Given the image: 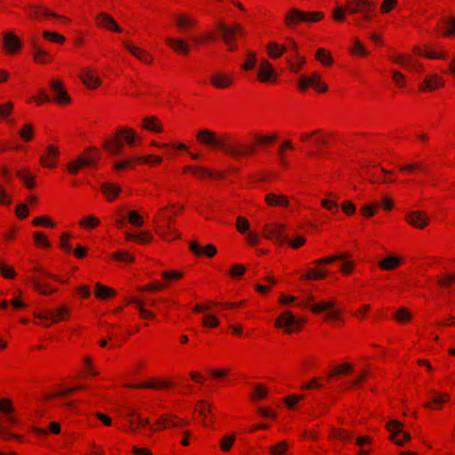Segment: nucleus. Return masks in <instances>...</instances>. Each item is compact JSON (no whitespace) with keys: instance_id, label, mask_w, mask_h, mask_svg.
I'll return each mask as SVG.
<instances>
[{"instance_id":"1","label":"nucleus","mask_w":455,"mask_h":455,"mask_svg":"<svg viewBox=\"0 0 455 455\" xmlns=\"http://www.w3.org/2000/svg\"><path fill=\"white\" fill-rule=\"evenodd\" d=\"M375 9V4L369 0H351L348 1L346 4V9L343 7L338 6L333 11V18L341 21L344 20L345 12H347L351 14L362 13V18H355V23L363 27V22L364 20L368 21L371 20V12Z\"/></svg>"},{"instance_id":"2","label":"nucleus","mask_w":455,"mask_h":455,"mask_svg":"<svg viewBox=\"0 0 455 455\" xmlns=\"http://www.w3.org/2000/svg\"><path fill=\"white\" fill-rule=\"evenodd\" d=\"M196 138L200 143L209 145L213 148H220L231 156H239L242 154V152L231 147V143L225 135L218 137L214 132L207 129H202L198 132Z\"/></svg>"},{"instance_id":"3","label":"nucleus","mask_w":455,"mask_h":455,"mask_svg":"<svg viewBox=\"0 0 455 455\" xmlns=\"http://www.w3.org/2000/svg\"><path fill=\"white\" fill-rule=\"evenodd\" d=\"M285 226L283 224H271L264 226V236L267 239L275 240L279 243H286L288 242L292 248H299L302 244L306 243V238L303 236H298L293 240H288L286 235H284L283 230Z\"/></svg>"},{"instance_id":"4","label":"nucleus","mask_w":455,"mask_h":455,"mask_svg":"<svg viewBox=\"0 0 455 455\" xmlns=\"http://www.w3.org/2000/svg\"><path fill=\"white\" fill-rule=\"evenodd\" d=\"M314 299H315L313 295L307 294L305 300L299 303V306L308 307L315 314H319L323 311H327L328 314L326 315V318L331 320L338 319L339 312L336 309H333V307L335 306V302L333 300L322 301L319 303L312 304V301H314Z\"/></svg>"},{"instance_id":"5","label":"nucleus","mask_w":455,"mask_h":455,"mask_svg":"<svg viewBox=\"0 0 455 455\" xmlns=\"http://www.w3.org/2000/svg\"><path fill=\"white\" fill-rule=\"evenodd\" d=\"M218 28L220 32L221 38L227 44L228 49L229 51H235L237 49L235 36L236 35H243V28L239 24H234L233 26L228 27L223 22H220Z\"/></svg>"},{"instance_id":"6","label":"nucleus","mask_w":455,"mask_h":455,"mask_svg":"<svg viewBox=\"0 0 455 455\" xmlns=\"http://www.w3.org/2000/svg\"><path fill=\"white\" fill-rule=\"evenodd\" d=\"M323 18V12H307L294 8L291 9L290 12L286 15L285 22L291 26V24L299 21L315 22L322 20Z\"/></svg>"},{"instance_id":"7","label":"nucleus","mask_w":455,"mask_h":455,"mask_svg":"<svg viewBox=\"0 0 455 455\" xmlns=\"http://www.w3.org/2000/svg\"><path fill=\"white\" fill-rule=\"evenodd\" d=\"M387 428L390 432L391 440L402 446L404 441L411 439V435L403 429V425L397 420H390L387 423Z\"/></svg>"},{"instance_id":"8","label":"nucleus","mask_w":455,"mask_h":455,"mask_svg":"<svg viewBox=\"0 0 455 455\" xmlns=\"http://www.w3.org/2000/svg\"><path fill=\"white\" fill-rule=\"evenodd\" d=\"M275 325L278 328H285L286 332H292L300 328L301 321L296 318L291 312L285 311L279 315Z\"/></svg>"},{"instance_id":"9","label":"nucleus","mask_w":455,"mask_h":455,"mask_svg":"<svg viewBox=\"0 0 455 455\" xmlns=\"http://www.w3.org/2000/svg\"><path fill=\"white\" fill-rule=\"evenodd\" d=\"M390 58L394 62L403 66L411 72L420 73L422 71L420 63L410 55L398 54L391 56Z\"/></svg>"},{"instance_id":"10","label":"nucleus","mask_w":455,"mask_h":455,"mask_svg":"<svg viewBox=\"0 0 455 455\" xmlns=\"http://www.w3.org/2000/svg\"><path fill=\"white\" fill-rule=\"evenodd\" d=\"M50 87L52 92V100L59 104L69 103L71 99L68 92L64 90V85L61 81L52 80L50 83Z\"/></svg>"},{"instance_id":"11","label":"nucleus","mask_w":455,"mask_h":455,"mask_svg":"<svg viewBox=\"0 0 455 455\" xmlns=\"http://www.w3.org/2000/svg\"><path fill=\"white\" fill-rule=\"evenodd\" d=\"M68 314V309L66 307H60L53 310H47L45 312L36 315V317L43 320L51 319L52 323H57L60 320H64Z\"/></svg>"},{"instance_id":"12","label":"nucleus","mask_w":455,"mask_h":455,"mask_svg":"<svg viewBox=\"0 0 455 455\" xmlns=\"http://www.w3.org/2000/svg\"><path fill=\"white\" fill-rule=\"evenodd\" d=\"M408 223L418 228H423L428 224V218L423 212L415 211L406 215Z\"/></svg>"},{"instance_id":"13","label":"nucleus","mask_w":455,"mask_h":455,"mask_svg":"<svg viewBox=\"0 0 455 455\" xmlns=\"http://www.w3.org/2000/svg\"><path fill=\"white\" fill-rule=\"evenodd\" d=\"M3 44L9 53H15L21 48L20 39L12 32H7L4 35Z\"/></svg>"},{"instance_id":"14","label":"nucleus","mask_w":455,"mask_h":455,"mask_svg":"<svg viewBox=\"0 0 455 455\" xmlns=\"http://www.w3.org/2000/svg\"><path fill=\"white\" fill-rule=\"evenodd\" d=\"M438 28L443 36L451 37L455 35V18L453 16L443 17L439 20Z\"/></svg>"},{"instance_id":"15","label":"nucleus","mask_w":455,"mask_h":455,"mask_svg":"<svg viewBox=\"0 0 455 455\" xmlns=\"http://www.w3.org/2000/svg\"><path fill=\"white\" fill-rule=\"evenodd\" d=\"M97 25L116 32H121L122 28L117 25L115 20L108 13L101 12L96 17Z\"/></svg>"},{"instance_id":"16","label":"nucleus","mask_w":455,"mask_h":455,"mask_svg":"<svg viewBox=\"0 0 455 455\" xmlns=\"http://www.w3.org/2000/svg\"><path fill=\"white\" fill-rule=\"evenodd\" d=\"M165 43L176 52L180 54H188L190 47L188 44L182 38L178 37H167Z\"/></svg>"},{"instance_id":"17","label":"nucleus","mask_w":455,"mask_h":455,"mask_svg":"<svg viewBox=\"0 0 455 455\" xmlns=\"http://www.w3.org/2000/svg\"><path fill=\"white\" fill-rule=\"evenodd\" d=\"M83 83L89 89H95L100 84V78L93 73L90 68H84V72L79 76Z\"/></svg>"},{"instance_id":"18","label":"nucleus","mask_w":455,"mask_h":455,"mask_svg":"<svg viewBox=\"0 0 455 455\" xmlns=\"http://www.w3.org/2000/svg\"><path fill=\"white\" fill-rule=\"evenodd\" d=\"M443 80L439 77L437 75H432L427 76L422 84L419 85L420 90L422 91H433L436 87L443 86Z\"/></svg>"},{"instance_id":"19","label":"nucleus","mask_w":455,"mask_h":455,"mask_svg":"<svg viewBox=\"0 0 455 455\" xmlns=\"http://www.w3.org/2000/svg\"><path fill=\"white\" fill-rule=\"evenodd\" d=\"M47 156H42L40 158L41 164L49 168L55 166L54 160L59 156V150L56 147L50 145L47 147Z\"/></svg>"},{"instance_id":"20","label":"nucleus","mask_w":455,"mask_h":455,"mask_svg":"<svg viewBox=\"0 0 455 455\" xmlns=\"http://www.w3.org/2000/svg\"><path fill=\"white\" fill-rule=\"evenodd\" d=\"M103 148L112 155H119L122 151L123 142L116 137L106 140Z\"/></svg>"},{"instance_id":"21","label":"nucleus","mask_w":455,"mask_h":455,"mask_svg":"<svg viewBox=\"0 0 455 455\" xmlns=\"http://www.w3.org/2000/svg\"><path fill=\"white\" fill-rule=\"evenodd\" d=\"M190 250L197 256L205 254L208 257H213L216 254V248L212 244H208L204 248L201 247L196 242H190Z\"/></svg>"},{"instance_id":"22","label":"nucleus","mask_w":455,"mask_h":455,"mask_svg":"<svg viewBox=\"0 0 455 455\" xmlns=\"http://www.w3.org/2000/svg\"><path fill=\"white\" fill-rule=\"evenodd\" d=\"M265 200L270 206L286 207L289 205L288 198L283 195L269 193L266 195Z\"/></svg>"},{"instance_id":"23","label":"nucleus","mask_w":455,"mask_h":455,"mask_svg":"<svg viewBox=\"0 0 455 455\" xmlns=\"http://www.w3.org/2000/svg\"><path fill=\"white\" fill-rule=\"evenodd\" d=\"M91 164L92 160L82 155L68 164V170L71 174H76L81 167L91 166Z\"/></svg>"},{"instance_id":"24","label":"nucleus","mask_w":455,"mask_h":455,"mask_svg":"<svg viewBox=\"0 0 455 455\" xmlns=\"http://www.w3.org/2000/svg\"><path fill=\"white\" fill-rule=\"evenodd\" d=\"M211 82L216 88L223 89L228 87L233 83V79L228 75L218 73L212 76Z\"/></svg>"},{"instance_id":"25","label":"nucleus","mask_w":455,"mask_h":455,"mask_svg":"<svg viewBox=\"0 0 455 455\" xmlns=\"http://www.w3.org/2000/svg\"><path fill=\"white\" fill-rule=\"evenodd\" d=\"M258 76L262 82H267L274 76V69L267 60H261Z\"/></svg>"},{"instance_id":"26","label":"nucleus","mask_w":455,"mask_h":455,"mask_svg":"<svg viewBox=\"0 0 455 455\" xmlns=\"http://www.w3.org/2000/svg\"><path fill=\"white\" fill-rule=\"evenodd\" d=\"M120 191L121 187L116 184L110 182H104L101 184V192L108 201L114 200V198L120 193Z\"/></svg>"},{"instance_id":"27","label":"nucleus","mask_w":455,"mask_h":455,"mask_svg":"<svg viewBox=\"0 0 455 455\" xmlns=\"http://www.w3.org/2000/svg\"><path fill=\"white\" fill-rule=\"evenodd\" d=\"M430 392L434 395V397L429 402H427L424 404V406L427 408L438 409L439 405L447 402L450 398L449 395L446 393L440 394L434 390H432Z\"/></svg>"},{"instance_id":"28","label":"nucleus","mask_w":455,"mask_h":455,"mask_svg":"<svg viewBox=\"0 0 455 455\" xmlns=\"http://www.w3.org/2000/svg\"><path fill=\"white\" fill-rule=\"evenodd\" d=\"M34 60L38 63H46L52 59V55L42 49L36 43L32 44Z\"/></svg>"},{"instance_id":"29","label":"nucleus","mask_w":455,"mask_h":455,"mask_svg":"<svg viewBox=\"0 0 455 455\" xmlns=\"http://www.w3.org/2000/svg\"><path fill=\"white\" fill-rule=\"evenodd\" d=\"M157 424L164 428L179 427L180 425H186L187 422L182 419H178L175 417L162 416L158 420Z\"/></svg>"},{"instance_id":"30","label":"nucleus","mask_w":455,"mask_h":455,"mask_svg":"<svg viewBox=\"0 0 455 455\" xmlns=\"http://www.w3.org/2000/svg\"><path fill=\"white\" fill-rule=\"evenodd\" d=\"M124 415L131 419V430H135V427H133L134 423H136L138 426H150L148 419H141L138 417V419H132V418L137 415L136 411L132 408H127V411L125 412Z\"/></svg>"},{"instance_id":"31","label":"nucleus","mask_w":455,"mask_h":455,"mask_svg":"<svg viewBox=\"0 0 455 455\" xmlns=\"http://www.w3.org/2000/svg\"><path fill=\"white\" fill-rule=\"evenodd\" d=\"M286 49L287 47L284 45H280L275 42H270L267 46L268 55L274 59L279 58L286 51Z\"/></svg>"},{"instance_id":"32","label":"nucleus","mask_w":455,"mask_h":455,"mask_svg":"<svg viewBox=\"0 0 455 455\" xmlns=\"http://www.w3.org/2000/svg\"><path fill=\"white\" fill-rule=\"evenodd\" d=\"M400 265V259L395 256H388L379 262L380 268L384 270L393 269Z\"/></svg>"},{"instance_id":"33","label":"nucleus","mask_w":455,"mask_h":455,"mask_svg":"<svg viewBox=\"0 0 455 455\" xmlns=\"http://www.w3.org/2000/svg\"><path fill=\"white\" fill-rule=\"evenodd\" d=\"M331 198L323 199L321 204L323 207L327 209L328 211L336 213L338 212V200L339 196L337 195L329 194Z\"/></svg>"},{"instance_id":"34","label":"nucleus","mask_w":455,"mask_h":455,"mask_svg":"<svg viewBox=\"0 0 455 455\" xmlns=\"http://www.w3.org/2000/svg\"><path fill=\"white\" fill-rule=\"evenodd\" d=\"M142 125L145 129L148 131L156 132H161L163 131L161 124L154 116H148L144 118Z\"/></svg>"},{"instance_id":"35","label":"nucleus","mask_w":455,"mask_h":455,"mask_svg":"<svg viewBox=\"0 0 455 455\" xmlns=\"http://www.w3.org/2000/svg\"><path fill=\"white\" fill-rule=\"evenodd\" d=\"M95 294L99 299H103L114 296L116 294V291L114 289L98 283L96 284Z\"/></svg>"},{"instance_id":"36","label":"nucleus","mask_w":455,"mask_h":455,"mask_svg":"<svg viewBox=\"0 0 455 455\" xmlns=\"http://www.w3.org/2000/svg\"><path fill=\"white\" fill-rule=\"evenodd\" d=\"M17 176L23 181L24 185L31 189L35 186L34 176L27 169L18 170Z\"/></svg>"},{"instance_id":"37","label":"nucleus","mask_w":455,"mask_h":455,"mask_svg":"<svg viewBox=\"0 0 455 455\" xmlns=\"http://www.w3.org/2000/svg\"><path fill=\"white\" fill-rule=\"evenodd\" d=\"M29 15L34 18H38L40 15L45 16V17H54L58 18L60 20H66L67 19L63 16H60L54 12H52L46 9H44L42 11L36 9L35 6L30 7Z\"/></svg>"},{"instance_id":"38","label":"nucleus","mask_w":455,"mask_h":455,"mask_svg":"<svg viewBox=\"0 0 455 455\" xmlns=\"http://www.w3.org/2000/svg\"><path fill=\"white\" fill-rule=\"evenodd\" d=\"M122 134H126L124 136V140L129 146L132 147L135 145V140L137 139V137H136L135 132L132 130L125 128V127H122V128L118 129L116 135H122Z\"/></svg>"},{"instance_id":"39","label":"nucleus","mask_w":455,"mask_h":455,"mask_svg":"<svg viewBox=\"0 0 455 455\" xmlns=\"http://www.w3.org/2000/svg\"><path fill=\"white\" fill-rule=\"evenodd\" d=\"M124 46L138 60H144V57L147 55V52L136 46L132 45L129 42L124 41Z\"/></svg>"},{"instance_id":"40","label":"nucleus","mask_w":455,"mask_h":455,"mask_svg":"<svg viewBox=\"0 0 455 455\" xmlns=\"http://www.w3.org/2000/svg\"><path fill=\"white\" fill-rule=\"evenodd\" d=\"M172 383L169 381H161L159 383L150 382V383H144L140 385H128L130 387L134 388H161V387H171Z\"/></svg>"},{"instance_id":"41","label":"nucleus","mask_w":455,"mask_h":455,"mask_svg":"<svg viewBox=\"0 0 455 455\" xmlns=\"http://www.w3.org/2000/svg\"><path fill=\"white\" fill-rule=\"evenodd\" d=\"M315 58L323 64L329 65L331 64L333 60L329 52L325 49L320 48L315 52Z\"/></svg>"},{"instance_id":"42","label":"nucleus","mask_w":455,"mask_h":455,"mask_svg":"<svg viewBox=\"0 0 455 455\" xmlns=\"http://www.w3.org/2000/svg\"><path fill=\"white\" fill-rule=\"evenodd\" d=\"M327 275V272L325 270H316V269H309L307 273L301 276L303 279L310 280V279H323Z\"/></svg>"},{"instance_id":"43","label":"nucleus","mask_w":455,"mask_h":455,"mask_svg":"<svg viewBox=\"0 0 455 455\" xmlns=\"http://www.w3.org/2000/svg\"><path fill=\"white\" fill-rule=\"evenodd\" d=\"M287 450L288 444L285 441H281L269 448V451L272 455H284Z\"/></svg>"},{"instance_id":"44","label":"nucleus","mask_w":455,"mask_h":455,"mask_svg":"<svg viewBox=\"0 0 455 455\" xmlns=\"http://www.w3.org/2000/svg\"><path fill=\"white\" fill-rule=\"evenodd\" d=\"M294 58L298 61L297 65L294 62H292L291 57L287 58V63L291 71L298 73L299 71V68L304 65L305 59L303 57L299 56L298 54H295Z\"/></svg>"},{"instance_id":"45","label":"nucleus","mask_w":455,"mask_h":455,"mask_svg":"<svg viewBox=\"0 0 455 455\" xmlns=\"http://www.w3.org/2000/svg\"><path fill=\"white\" fill-rule=\"evenodd\" d=\"M353 370V366L350 363H343L334 369V371L328 374L327 379L332 378L334 375L341 373H349Z\"/></svg>"},{"instance_id":"46","label":"nucleus","mask_w":455,"mask_h":455,"mask_svg":"<svg viewBox=\"0 0 455 455\" xmlns=\"http://www.w3.org/2000/svg\"><path fill=\"white\" fill-rule=\"evenodd\" d=\"M183 172H192L194 174H197L200 176H202V175H207L210 177L212 176V172H210L209 170H207L205 168L200 167V166H186V167H184Z\"/></svg>"},{"instance_id":"47","label":"nucleus","mask_w":455,"mask_h":455,"mask_svg":"<svg viewBox=\"0 0 455 455\" xmlns=\"http://www.w3.org/2000/svg\"><path fill=\"white\" fill-rule=\"evenodd\" d=\"M43 36L45 39L55 42L58 44H63L65 42V37L56 32L44 31Z\"/></svg>"},{"instance_id":"48","label":"nucleus","mask_w":455,"mask_h":455,"mask_svg":"<svg viewBox=\"0 0 455 455\" xmlns=\"http://www.w3.org/2000/svg\"><path fill=\"white\" fill-rule=\"evenodd\" d=\"M394 317L400 323L410 321L411 318V315L409 312V310L405 307L399 308Z\"/></svg>"},{"instance_id":"49","label":"nucleus","mask_w":455,"mask_h":455,"mask_svg":"<svg viewBox=\"0 0 455 455\" xmlns=\"http://www.w3.org/2000/svg\"><path fill=\"white\" fill-rule=\"evenodd\" d=\"M34 134L33 126L30 124H26L23 125L21 130L20 131V136L26 141H28L32 139Z\"/></svg>"},{"instance_id":"50","label":"nucleus","mask_w":455,"mask_h":455,"mask_svg":"<svg viewBox=\"0 0 455 455\" xmlns=\"http://www.w3.org/2000/svg\"><path fill=\"white\" fill-rule=\"evenodd\" d=\"M235 440V437L234 435H229L225 436L224 438H222L220 440V449L223 451H228L231 449Z\"/></svg>"},{"instance_id":"51","label":"nucleus","mask_w":455,"mask_h":455,"mask_svg":"<svg viewBox=\"0 0 455 455\" xmlns=\"http://www.w3.org/2000/svg\"><path fill=\"white\" fill-rule=\"evenodd\" d=\"M437 283L442 287H448L452 283H455V274L448 273V274L444 275L443 277L438 278Z\"/></svg>"},{"instance_id":"52","label":"nucleus","mask_w":455,"mask_h":455,"mask_svg":"<svg viewBox=\"0 0 455 455\" xmlns=\"http://www.w3.org/2000/svg\"><path fill=\"white\" fill-rule=\"evenodd\" d=\"M257 61L256 53L253 52H249L247 54L246 61L243 64L242 68L245 70L251 69Z\"/></svg>"},{"instance_id":"53","label":"nucleus","mask_w":455,"mask_h":455,"mask_svg":"<svg viewBox=\"0 0 455 455\" xmlns=\"http://www.w3.org/2000/svg\"><path fill=\"white\" fill-rule=\"evenodd\" d=\"M113 258L124 262H132L134 260V257L124 251H116L114 253Z\"/></svg>"},{"instance_id":"54","label":"nucleus","mask_w":455,"mask_h":455,"mask_svg":"<svg viewBox=\"0 0 455 455\" xmlns=\"http://www.w3.org/2000/svg\"><path fill=\"white\" fill-rule=\"evenodd\" d=\"M134 161L140 162V163H145L148 164L149 162H152L153 164H158L162 162V157L153 155H148L147 156L143 157H135Z\"/></svg>"},{"instance_id":"55","label":"nucleus","mask_w":455,"mask_h":455,"mask_svg":"<svg viewBox=\"0 0 455 455\" xmlns=\"http://www.w3.org/2000/svg\"><path fill=\"white\" fill-rule=\"evenodd\" d=\"M31 282H32V284H33V287L38 291L40 292L41 294H48L50 292H52L54 291V290H47V286L46 285H44L41 283V282L39 280H37L36 278L33 277L31 279Z\"/></svg>"},{"instance_id":"56","label":"nucleus","mask_w":455,"mask_h":455,"mask_svg":"<svg viewBox=\"0 0 455 455\" xmlns=\"http://www.w3.org/2000/svg\"><path fill=\"white\" fill-rule=\"evenodd\" d=\"M129 303H134V304L138 305L141 317H143V318H153L154 317V315L150 311H148L143 307L142 302L138 301L135 299H132L129 300Z\"/></svg>"},{"instance_id":"57","label":"nucleus","mask_w":455,"mask_h":455,"mask_svg":"<svg viewBox=\"0 0 455 455\" xmlns=\"http://www.w3.org/2000/svg\"><path fill=\"white\" fill-rule=\"evenodd\" d=\"M129 221L132 225L136 227H141L143 225V220L141 216L137 212H131L129 213Z\"/></svg>"},{"instance_id":"58","label":"nucleus","mask_w":455,"mask_h":455,"mask_svg":"<svg viewBox=\"0 0 455 455\" xmlns=\"http://www.w3.org/2000/svg\"><path fill=\"white\" fill-rule=\"evenodd\" d=\"M100 223L99 220L94 216L84 217L81 221L80 225L85 228H94Z\"/></svg>"},{"instance_id":"59","label":"nucleus","mask_w":455,"mask_h":455,"mask_svg":"<svg viewBox=\"0 0 455 455\" xmlns=\"http://www.w3.org/2000/svg\"><path fill=\"white\" fill-rule=\"evenodd\" d=\"M14 411L11 401L9 399H2L0 401V411L6 415L12 413Z\"/></svg>"},{"instance_id":"60","label":"nucleus","mask_w":455,"mask_h":455,"mask_svg":"<svg viewBox=\"0 0 455 455\" xmlns=\"http://www.w3.org/2000/svg\"><path fill=\"white\" fill-rule=\"evenodd\" d=\"M379 206V203H372L364 205L361 208L362 213L366 217H371L374 214V211Z\"/></svg>"},{"instance_id":"61","label":"nucleus","mask_w":455,"mask_h":455,"mask_svg":"<svg viewBox=\"0 0 455 455\" xmlns=\"http://www.w3.org/2000/svg\"><path fill=\"white\" fill-rule=\"evenodd\" d=\"M333 436L343 442H350L352 440L350 434L343 429H334Z\"/></svg>"},{"instance_id":"62","label":"nucleus","mask_w":455,"mask_h":455,"mask_svg":"<svg viewBox=\"0 0 455 455\" xmlns=\"http://www.w3.org/2000/svg\"><path fill=\"white\" fill-rule=\"evenodd\" d=\"M249 222L243 217H238L236 220V228L240 233H244L249 230Z\"/></svg>"},{"instance_id":"63","label":"nucleus","mask_w":455,"mask_h":455,"mask_svg":"<svg viewBox=\"0 0 455 455\" xmlns=\"http://www.w3.org/2000/svg\"><path fill=\"white\" fill-rule=\"evenodd\" d=\"M303 399V395H291L283 399L284 403L289 408H293L294 405L300 400Z\"/></svg>"},{"instance_id":"64","label":"nucleus","mask_w":455,"mask_h":455,"mask_svg":"<svg viewBox=\"0 0 455 455\" xmlns=\"http://www.w3.org/2000/svg\"><path fill=\"white\" fill-rule=\"evenodd\" d=\"M219 323V320L213 315H207L203 318V323L205 326L216 327Z\"/></svg>"}]
</instances>
